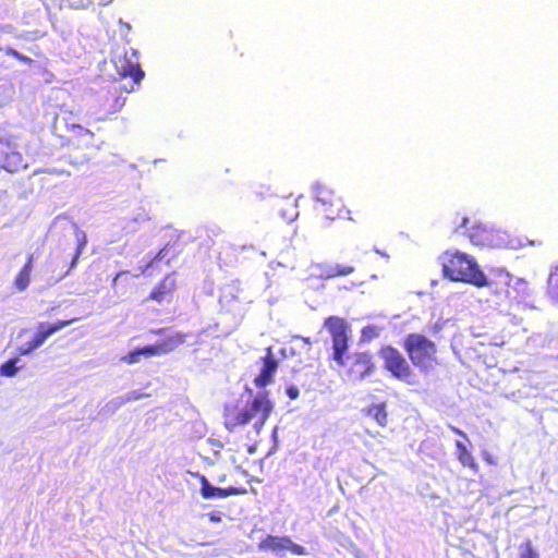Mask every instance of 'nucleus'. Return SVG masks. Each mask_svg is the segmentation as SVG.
<instances>
[{
  "label": "nucleus",
  "mask_w": 558,
  "mask_h": 558,
  "mask_svg": "<svg viewBox=\"0 0 558 558\" xmlns=\"http://www.w3.org/2000/svg\"><path fill=\"white\" fill-rule=\"evenodd\" d=\"M279 215L286 221H294L299 216V206L295 198L286 197L281 198L277 204Z\"/></svg>",
  "instance_id": "obj_22"
},
{
  "label": "nucleus",
  "mask_w": 558,
  "mask_h": 558,
  "mask_svg": "<svg viewBox=\"0 0 558 558\" xmlns=\"http://www.w3.org/2000/svg\"><path fill=\"white\" fill-rule=\"evenodd\" d=\"M255 450H256V445H255V444H253V445H251V446H248V447H247V451H248L250 453L255 452Z\"/></svg>",
  "instance_id": "obj_39"
},
{
  "label": "nucleus",
  "mask_w": 558,
  "mask_h": 558,
  "mask_svg": "<svg viewBox=\"0 0 558 558\" xmlns=\"http://www.w3.org/2000/svg\"><path fill=\"white\" fill-rule=\"evenodd\" d=\"M178 288V282L174 272L166 274L160 281L151 289L147 300L156 303L169 301Z\"/></svg>",
  "instance_id": "obj_16"
},
{
  "label": "nucleus",
  "mask_w": 558,
  "mask_h": 558,
  "mask_svg": "<svg viewBox=\"0 0 558 558\" xmlns=\"http://www.w3.org/2000/svg\"><path fill=\"white\" fill-rule=\"evenodd\" d=\"M260 361L262 367L259 374L254 378V384L258 388H264L272 383L274 375L278 369V361L274 356L271 348L267 349L265 356Z\"/></svg>",
  "instance_id": "obj_17"
},
{
  "label": "nucleus",
  "mask_w": 558,
  "mask_h": 558,
  "mask_svg": "<svg viewBox=\"0 0 558 558\" xmlns=\"http://www.w3.org/2000/svg\"><path fill=\"white\" fill-rule=\"evenodd\" d=\"M33 262L34 256L33 254H29L27 256L25 265L21 268V270L14 278L13 286L16 291L22 292L26 290V288L29 286L32 279Z\"/></svg>",
  "instance_id": "obj_21"
},
{
  "label": "nucleus",
  "mask_w": 558,
  "mask_h": 558,
  "mask_svg": "<svg viewBox=\"0 0 558 558\" xmlns=\"http://www.w3.org/2000/svg\"><path fill=\"white\" fill-rule=\"evenodd\" d=\"M140 351L142 353V356H145V357H151V356L158 355L155 344H148V345L142 347V348H140Z\"/></svg>",
  "instance_id": "obj_31"
},
{
  "label": "nucleus",
  "mask_w": 558,
  "mask_h": 558,
  "mask_svg": "<svg viewBox=\"0 0 558 558\" xmlns=\"http://www.w3.org/2000/svg\"><path fill=\"white\" fill-rule=\"evenodd\" d=\"M142 353L140 351V348H135L134 350L130 351L128 354L123 355L121 357V361L125 364H136L141 362Z\"/></svg>",
  "instance_id": "obj_29"
},
{
  "label": "nucleus",
  "mask_w": 558,
  "mask_h": 558,
  "mask_svg": "<svg viewBox=\"0 0 558 558\" xmlns=\"http://www.w3.org/2000/svg\"><path fill=\"white\" fill-rule=\"evenodd\" d=\"M403 349L412 364L421 372L427 373L437 364V347L422 333H409L403 341Z\"/></svg>",
  "instance_id": "obj_4"
},
{
  "label": "nucleus",
  "mask_w": 558,
  "mask_h": 558,
  "mask_svg": "<svg viewBox=\"0 0 558 558\" xmlns=\"http://www.w3.org/2000/svg\"><path fill=\"white\" fill-rule=\"evenodd\" d=\"M166 328H158V329H153L150 332L154 333V335H162L165 332Z\"/></svg>",
  "instance_id": "obj_38"
},
{
  "label": "nucleus",
  "mask_w": 558,
  "mask_h": 558,
  "mask_svg": "<svg viewBox=\"0 0 558 558\" xmlns=\"http://www.w3.org/2000/svg\"><path fill=\"white\" fill-rule=\"evenodd\" d=\"M259 549L265 551L280 553L290 550L294 555H303L305 549L303 546L295 544L288 536L267 535L259 542Z\"/></svg>",
  "instance_id": "obj_14"
},
{
  "label": "nucleus",
  "mask_w": 558,
  "mask_h": 558,
  "mask_svg": "<svg viewBox=\"0 0 558 558\" xmlns=\"http://www.w3.org/2000/svg\"><path fill=\"white\" fill-rule=\"evenodd\" d=\"M378 355L383 360L384 368L395 378L408 385H414L415 374L404 355L395 347L387 344L380 347Z\"/></svg>",
  "instance_id": "obj_8"
},
{
  "label": "nucleus",
  "mask_w": 558,
  "mask_h": 558,
  "mask_svg": "<svg viewBox=\"0 0 558 558\" xmlns=\"http://www.w3.org/2000/svg\"><path fill=\"white\" fill-rule=\"evenodd\" d=\"M186 340V335L181 331H175L170 336H167L160 341H157L155 348L157 350L158 355H165L170 352H173L180 345H182Z\"/></svg>",
  "instance_id": "obj_20"
},
{
  "label": "nucleus",
  "mask_w": 558,
  "mask_h": 558,
  "mask_svg": "<svg viewBox=\"0 0 558 558\" xmlns=\"http://www.w3.org/2000/svg\"><path fill=\"white\" fill-rule=\"evenodd\" d=\"M482 281L474 287H486L496 303L513 302L519 298V292L513 284L514 278L504 267H492L487 275L482 270Z\"/></svg>",
  "instance_id": "obj_5"
},
{
  "label": "nucleus",
  "mask_w": 558,
  "mask_h": 558,
  "mask_svg": "<svg viewBox=\"0 0 558 558\" xmlns=\"http://www.w3.org/2000/svg\"><path fill=\"white\" fill-rule=\"evenodd\" d=\"M71 8L74 9H86L90 4H97V5H107L111 3L113 0H78V1H72L68 0Z\"/></svg>",
  "instance_id": "obj_25"
},
{
  "label": "nucleus",
  "mask_w": 558,
  "mask_h": 558,
  "mask_svg": "<svg viewBox=\"0 0 558 558\" xmlns=\"http://www.w3.org/2000/svg\"><path fill=\"white\" fill-rule=\"evenodd\" d=\"M324 327L327 329L332 340V360L340 362L349 348V324L339 316H328L324 320Z\"/></svg>",
  "instance_id": "obj_10"
},
{
  "label": "nucleus",
  "mask_w": 558,
  "mask_h": 558,
  "mask_svg": "<svg viewBox=\"0 0 558 558\" xmlns=\"http://www.w3.org/2000/svg\"><path fill=\"white\" fill-rule=\"evenodd\" d=\"M118 73L122 77H131L132 83L130 87L124 85L109 89L106 95L100 99V111L102 118H107L111 114L119 112L125 105L126 98L122 96V92L131 93L140 85L144 77V72L137 62H131L128 60H119L117 63Z\"/></svg>",
  "instance_id": "obj_2"
},
{
  "label": "nucleus",
  "mask_w": 558,
  "mask_h": 558,
  "mask_svg": "<svg viewBox=\"0 0 558 558\" xmlns=\"http://www.w3.org/2000/svg\"><path fill=\"white\" fill-rule=\"evenodd\" d=\"M231 462L235 465L236 469L244 470V468L247 465L248 461H247V459L242 461V460L238 459L236 457H232Z\"/></svg>",
  "instance_id": "obj_32"
},
{
  "label": "nucleus",
  "mask_w": 558,
  "mask_h": 558,
  "mask_svg": "<svg viewBox=\"0 0 558 558\" xmlns=\"http://www.w3.org/2000/svg\"><path fill=\"white\" fill-rule=\"evenodd\" d=\"M319 278L330 280L338 277H347L355 271V267L351 264H323L318 266Z\"/></svg>",
  "instance_id": "obj_18"
},
{
  "label": "nucleus",
  "mask_w": 558,
  "mask_h": 558,
  "mask_svg": "<svg viewBox=\"0 0 558 558\" xmlns=\"http://www.w3.org/2000/svg\"><path fill=\"white\" fill-rule=\"evenodd\" d=\"M159 255H160V253H158V254L154 257V259H158V258H159Z\"/></svg>",
  "instance_id": "obj_41"
},
{
  "label": "nucleus",
  "mask_w": 558,
  "mask_h": 558,
  "mask_svg": "<svg viewBox=\"0 0 558 558\" xmlns=\"http://www.w3.org/2000/svg\"><path fill=\"white\" fill-rule=\"evenodd\" d=\"M76 320H77L76 317H72V318H68V319H59L52 324L39 323L37 326L36 333L33 336V338L28 342H26L17 348V353L20 355H27V354L32 353L33 351H35L36 349L41 347L45 343V341L50 336H52L54 332L61 330L62 328L69 326L70 324H72Z\"/></svg>",
  "instance_id": "obj_11"
},
{
  "label": "nucleus",
  "mask_w": 558,
  "mask_h": 558,
  "mask_svg": "<svg viewBox=\"0 0 558 558\" xmlns=\"http://www.w3.org/2000/svg\"><path fill=\"white\" fill-rule=\"evenodd\" d=\"M287 393L290 399H296L299 397V389L294 386H291L287 389Z\"/></svg>",
  "instance_id": "obj_34"
},
{
  "label": "nucleus",
  "mask_w": 558,
  "mask_h": 558,
  "mask_svg": "<svg viewBox=\"0 0 558 558\" xmlns=\"http://www.w3.org/2000/svg\"><path fill=\"white\" fill-rule=\"evenodd\" d=\"M126 274H129V272H128V271H125V270L119 271V272L113 277V279H112V281H111V287H112V288H116V287H117V284H118V280H119L122 276H124V275H126Z\"/></svg>",
  "instance_id": "obj_35"
},
{
  "label": "nucleus",
  "mask_w": 558,
  "mask_h": 558,
  "mask_svg": "<svg viewBox=\"0 0 558 558\" xmlns=\"http://www.w3.org/2000/svg\"><path fill=\"white\" fill-rule=\"evenodd\" d=\"M457 447V458L459 462L466 468H470L474 473H478L480 466L476 462L473 453L466 448V446L460 441H456Z\"/></svg>",
  "instance_id": "obj_23"
},
{
  "label": "nucleus",
  "mask_w": 558,
  "mask_h": 558,
  "mask_svg": "<svg viewBox=\"0 0 558 558\" xmlns=\"http://www.w3.org/2000/svg\"><path fill=\"white\" fill-rule=\"evenodd\" d=\"M81 255V246L75 248L64 247L59 251L50 262L51 272L57 280L66 277L76 265Z\"/></svg>",
  "instance_id": "obj_12"
},
{
  "label": "nucleus",
  "mask_w": 558,
  "mask_h": 558,
  "mask_svg": "<svg viewBox=\"0 0 558 558\" xmlns=\"http://www.w3.org/2000/svg\"><path fill=\"white\" fill-rule=\"evenodd\" d=\"M5 53H7L8 56H11V57H13L14 59H16V60H19V61H21V62L25 63V64H28V65H31V64L34 62V61H33V59H31V58H29V57H27V56L22 54L21 52H19L17 50H15V49H13V48H7V49H5Z\"/></svg>",
  "instance_id": "obj_30"
},
{
  "label": "nucleus",
  "mask_w": 558,
  "mask_h": 558,
  "mask_svg": "<svg viewBox=\"0 0 558 558\" xmlns=\"http://www.w3.org/2000/svg\"><path fill=\"white\" fill-rule=\"evenodd\" d=\"M440 260L442 272L450 280L472 286L483 282L482 269L472 256L459 251H447Z\"/></svg>",
  "instance_id": "obj_3"
},
{
  "label": "nucleus",
  "mask_w": 558,
  "mask_h": 558,
  "mask_svg": "<svg viewBox=\"0 0 558 558\" xmlns=\"http://www.w3.org/2000/svg\"><path fill=\"white\" fill-rule=\"evenodd\" d=\"M274 409L268 392L258 393L245 405L239 403L227 404L223 410V425L233 432L235 428L253 422L256 434H259Z\"/></svg>",
  "instance_id": "obj_1"
},
{
  "label": "nucleus",
  "mask_w": 558,
  "mask_h": 558,
  "mask_svg": "<svg viewBox=\"0 0 558 558\" xmlns=\"http://www.w3.org/2000/svg\"><path fill=\"white\" fill-rule=\"evenodd\" d=\"M17 361H19L17 357H13V359L5 361L0 366V374L5 377L14 376L19 371V368L16 367Z\"/></svg>",
  "instance_id": "obj_26"
},
{
  "label": "nucleus",
  "mask_w": 558,
  "mask_h": 558,
  "mask_svg": "<svg viewBox=\"0 0 558 558\" xmlns=\"http://www.w3.org/2000/svg\"><path fill=\"white\" fill-rule=\"evenodd\" d=\"M207 517L211 522H220L222 520V512L211 511L207 513Z\"/></svg>",
  "instance_id": "obj_33"
},
{
  "label": "nucleus",
  "mask_w": 558,
  "mask_h": 558,
  "mask_svg": "<svg viewBox=\"0 0 558 558\" xmlns=\"http://www.w3.org/2000/svg\"><path fill=\"white\" fill-rule=\"evenodd\" d=\"M483 459L489 464H496V459L489 452H483Z\"/></svg>",
  "instance_id": "obj_36"
},
{
  "label": "nucleus",
  "mask_w": 558,
  "mask_h": 558,
  "mask_svg": "<svg viewBox=\"0 0 558 558\" xmlns=\"http://www.w3.org/2000/svg\"><path fill=\"white\" fill-rule=\"evenodd\" d=\"M468 218H463L460 228L465 229V233L470 241L477 246H492L495 242L496 235L492 228L483 223H474L468 228Z\"/></svg>",
  "instance_id": "obj_13"
},
{
  "label": "nucleus",
  "mask_w": 558,
  "mask_h": 558,
  "mask_svg": "<svg viewBox=\"0 0 558 558\" xmlns=\"http://www.w3.org/2000/svg\"><path fill=\"white\" fill-rule=\"evenodd\" d=\"M450 428H451V430H452L454 434L460 435V436H462L463 438L468 439L466 434H465L463 430H461L460 428L454 427V426H450Z\"/></svg>",
  "instance_id": "obj_37"
},
{
  "label": "nucleus",
  "mask_w": 558,
  "mask_h": 558,
  "mask_svg": "<svg viewBox=\"0 0 558 558\" xmlns=\"http://www.w3.org/2000/svg\"><path fill=\"white\" fill-rule=\"evenodd\" d=\"M151 265V262L147 263L144 268H142V272L144 274L148 267Z\"/></svg>",
  "instance_id": "obj_40"
},
{
  "label": "nucleus",
  "mask_w": 558,
  "mask_h": 558,
  "mask_svg": "<svg viewBox=\"0 0 558 558\" xmlns=\"http://www.w3.org/2000/svg\"><path fill=\"white\" fill-rule=\"evenodd\" d=\"M521 553L519 558H538L537 553L533 548L531 539H526L520 546Z\"/></svg>",
  "instance_id": "obj_28"
},
{
  "label": "nucleus",
  "mask_w": 558,
  "mask_h": 558,
  "mask_svg": "<svg viewBox=\"0 0 558 558\" xmlns=\"http://www.w3.org/2000/svg\"><path fill=\"white\" fill-rule=\"evenodd\" d=\"M186 340V335L181 331H175L170 336H167L160 341H157L155 348L157 350L158 355H165L170 352H173L180 345H182Z\"/></svg>",
  "instance_id": "obj_19"
},
{
  "label": "nucleus",
  "mask_w": 558,
  "mask_h": 558,
  "mask_svg": "<svg viewBox=\"0 0 558 558\" xmlns=\"http://www.w3.org/2000/svg\"><path fill=\"white\" fill-rule=\"evenodd\" d=\"M365 414L373 417L376 423L385 427L388 423V413L386 410V403H377V404H371L368 408L364 410Z\"/></svg>",
  "instance_id": "obj_24"
},
{
  "label": "nucleus",
  "mask_w": 558,
  "mask_h": 558,
  "mask_svg": "<svg viewBox=\"0 0 558 558\" xmlns=\"http://www.w3.org/2000/svg\"><path fill=\"white\" fill-rule=\"evenodd\" d=\"M201 495L204 499L226 498L229 496L244 495L247 493L244 486L215 487L205 475L199 476Z\"/></svg>",
  "instance_id": "obj_15"
},
{
  "label": "nucleus",
  "mask_w": 558,
  "mask_h": 558,
  "mask_svg": "<svg viewBox=\"0 0 558 558\" xmlns=\"http://www.w3.org/2000/svg\"><path fill=\"white\" fill-rule=\"evenodd\" d=\"M337 364L345 369L352 380H362L376 369L373 354L368 351H356L348 356L344 354Z\"/></svg>",
  "instance_id": "obj_9"
},
{
  "label": "nucleus",
  "mask_w": 558,
  "mask_h": 558,
  "mask_svg": "<svg viewBox=\"0 0 558 558\" xmlns=\"http://www.w3.org/2000/svg\"><path fill=\"white\" fill-rule=\"evenodd\" d=\"M63 129L66 135H63L68 145L74 149H82L86 153L83 155L84 160H89L92 153L101 147L102 142L97 140L95 134L88 129L83 128L81 124L75 123L71 112L62 118Z\"/></svg>",
  "instance_id": "obj_6"
},
{
  "label": "nucleus",
  "mask_w": 558,
  "mask_h": 558,
  "mask_svg": "<svg viewBox=\"0 0 558 558\" xmlns=\"http://www.w3.org/2000/svg\"><path fill=\"white\" fill-rule=\"evenodd\" d=\"M314 198L326 219L331 221L336 219L353 220L351 211L344 207L341 197L327 184L317 183L314 186Z\"/></svg>",
  "instance_id": "obj_7"
},
{
  "label": "nucleus",
  "mask_w": 558,
  "mask_h": 558,
  "mask_svg": "<svg viewBox=\"0 0 558 558\" xmlns=\"http://www.w3.org/2000/svg\"><path fill=\"white\" fill-rule=\"evenodd\" d=\"M548 291L558 301V266L549 275Z\"/></svg>",
  "instance_id": "obj_27"
}]
</instances>
